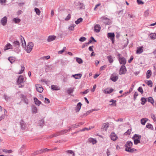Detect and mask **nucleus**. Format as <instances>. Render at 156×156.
Listing matches in <instances>:
<instances>
[{
	"label": "nucleus",
	"mask_w": 156,
	"mask_h": 156,
	"mask_svg": "<svg viewBox=\"0 0 156 156\" xmlns=\"http://www.w3.org/2000/svg\"><path fill=\"white\" fill-rule=\"evenodd\" d=\"M79 4H80V5H81L80 7H79L80 8V9H82V8H83V9L84 8V6L83 3L79 2Z\"/></svg>",
	"instance_id": "obj_56"
},
{
	"label": "nucleus",
	"mask_w": 156,
	"mask_h": 156,
	"mask_svg": "<svg viewBox=\"0 0 156 156\" xmlns=\"http://www.w3.org/2000/svg\"><path fill=\"white\" fill-rule=\"evenodd\" d=\"M13 21L15 23H18L20 22L21 20L19 19L14 18L13 19Z\"/></svg>",
	"instance_id": "obj_34"
},
{
	"label": "nucleus",
	"mask_w": 156,
	"mask_h": 156,
	"mask_svg": "<svg viewBox=\"0 0 156 156\" xmlns=\"http://www.w3.org/2000/svg\"><path fill=\"white\" fill-rule=\"evenodd\" d=\"M141 137V136L138 134H136L134 136L133 139L135 144L136 145L140 143Z\"/></svg>",
	"instance_id": "obj_2"
},
{
	"label": "nucleus",
	"mask_w": 156,
	"mask_h": 156,
	"mask_svg": "<svg viewBox=\"0 0 156 156\" xmlns=\"http://www.w3.org/2000/svg\"><path fill=\"white\" fill-rule=\"evenodd\" d=\"M34 101L35 102V104L36 105H38V106H39L40 104H41V102L40 101L38 100V99L36 98H34Z\"/></svg>",
	"instance_id": "obj_20"
},
{
	"label": "nucleus",
	"mask_w": 156,
	"mask_h": 156,
	"mask_svg": "<svg viewBox=\"0 0 156 156\" xmlns=\"http://www.w3.org/2000/svg\"><path fill=\"white\" fill-rule=\"evenodd\" d=\"M109 124L108 122L105 123L103 124L101 129L104 130L106 131L109 126Z\"/></svg>",
	"instance_id": "obj_14"
},
{
	"label": "nucleus",
	"mask_w": 156,
	"mask_h": 156,
	"mask_svg": "<svg viewBox=\"0 0 156 156\" xmlns=\"http://www.w3.org/2000/svg\"><path fill=\"white\" fill-rule=\"evenodd\" d=\"M101 27L99 25L97 24L94 27V30L96 32H99L101 30Z\"/></svg>",
	"instance_id": "obj_15"
},
{
	"label": "nucleus",
	"mask_w": 156,
	"mask_h": 156,
	"mask_svg": "<svg viewBox=\"0 0 156 156\" xmlns=\"http://www.w3.org/2000/svg\"><path fill=\"white\" fill-rule=\"evenodd\" d=\"M88 140L89 142L92 143L93 144H94L97 142V141L95 139L92 138H89Z\"/></svg>",
	"instance_id": "obj_23"
},
{
	"label": "nucleus",
	"mask_w": 156,
	"mask_h": 156,
	"mask_svg": "<svg viewBox=\"0 0 156 156\" xmlns=\"http://www.w3.org/2000/svg\"><path fill=\"white\" fill-rule=\"evenodd\" d=\"M138 90L140 92L141 94H142L143 92V90L142 88L140 87L138 88Z\"/></svg>",
	"instance_id": "obj_51"
},
{
	"label": "nucleus",
	"mask_w": 156,
	"mask_h": 156,
	"mask_svg": "<svg viewBox=\"0 0 156 156\" xmlns=\"http://www.w3.org/2000/svg\"><path fill=\"white\" fill-rule=\"evenodd\" d=\"M45 102L46 103H49L50 102V101L49 100L46 98H45Z\"/></svg>",
	"instance_id": "obj_54"
},
{
	"label": "nucleus",
	"mask_w": 156,
	"mask_h": 156,
	"mask_svg": "<svg viewBox=\"0 0 156 156\" xmlns=\"http://www.w3.org/2000/svg\"><path fill=\"white\" fill-rule=\"evenodd\" d=\"M5 116V114H3L0 117V120L1 121L2 119H4Z\"/></svg>",
	"instance_id": "obj_52"
},
{
	"label": "nucleus",
	"mask_w": 156,
	"mask_h": 156,
	"mask_svg": "<svg viewBox=\"0 0 156 156\" xmlns=\"http://www.w3.org/2000/svg\"><path fill=\"white\" fill-rule=\"evenodd\" d=\"M13 44L16 45H20L19 42L17 41H14L13 42Z\"/></svg>",
	"instance_id": "obj_49"
},
{
	"label": "nucleus",
	"mask_w": 156,
	"mask_h": 156,
	"mask_svg": "<svg viewBox=\"0 0 156 156\" xmlns=\"http://www.w3.org/2000/svg\"><path fill=\"white\" fill-rule=\"evenodd\" d=\"M146 126L147 128L151 129H153V126L151 124L147 125Z\"/></svg>",
	"instance_id": "obj_41"
},
{
	"label": "nucleus",
	"mask_w": 156,
	"mask_h": 156,
	"mask_svg": "<svg viewBox=\"0 0 156 156\" xmlns=\"http://www.w3.org/2000/svg\"><path fill=\"white\" fill-rule=\"evenodd\" d=\"M12 49V45L9 43H7L4 47V50L6 51L10 49Z\"/></svg>",
	"instance_id": "obj_12"
},
{
	"label": "nucleus",
	"mask_w": 156,
	"mask_h": 156,
	"mask_svg": "<svg viewBox=\"0 0 156 156\" xmlns=\"http://www.w3.org/2000/svg\"><path fill=\"white\" fill-rule=\"evenodd\" d=\"M118 75L115 73H112L110 79L113 82L116 81L118 79Z\"/></svg>",
	"instance_id": "obj_6"
},
{
	"label": "nucleus",
	"mask_w": 156,
	"mask_h": 156,
	"mask_svg": "<svg viewBox=\"0 0 156 156\" xmlns=\"http://www.w3.org/2000/svg\"><path fill=\"white\" fill-rule=\"evenodd\" d=\"M23 77L22 75L20 76L17 80V83L19 85V88L22 87L24 85L21 84L23 83Z\"/></svg>",
	"instance_id": "obj_3"
},
{
	"label": "nucleus",
	"mask_w": 156,
	"mask_h": 156,
	"mask_svg": "<svg viewBox=\"0 0 156 156\" xmlns=\"http://www.w3.org/2000/svg\"><path fill=\"white\" fill-rule=\"evenodd\" d=\"M82 76V75L81 74H77L72 75V76L76 79H80Z\"/></svg>",
	"instance_id": "obj_19"
},
{
	"label": "nucleus",
	"mask_w": 156,
	"mask_h": 156,
	"mask_svg": "<svg viewBox=\"0 0 156 156\" xmlns=\"http://www.w3.org/2000/svg\"><path fill=\"white\" fill-rule=\"evenodd\" d=\"M76 62L79 64H80L83 63V61L82 59L80 58L76 57Z\"/></svg>",
	"instance_id": "obj_31"
},
{
	"label": "nucleus",
	"mask_w": 156,
	"mask_h": 156,
	"mask_svg": "<svg viewBox=\"0 0 156 156\" xmlns=\"http://www.w3.org/2000/svg\"><path fill=\"white\" fill-rule=\"evenodd\" d=\"M94 48V46H90L89 48V50L91 51H93V48Z\"/></svg>",
	"instance_id": "obj_57"
},
{
	"label": "nucleus",
	"mask_w": 156,
	"mask_h": 156,
	"mask_svg": "<svg viewBox=\"0 0 156 156\" xmlns=\"http://www.w3.org/2000/svg\"><path fill=\"white\" fill-rule=\"evenodd\" d=\"M144 47L143 46L139 47L137 48L136 53L140 54L143 51Z\"/></svg>",
	"instance_id": "obj_13"
},
{
	"label": "nucleus",
	"mask_w": 156,
	"mask_h": 156,
	"mask_svg": "<svg viewBox=\"0 0 156 156\" xmlns=\"http://www.w3.org/2000/svg\"><path fill=\"white\" fill-rule=\"evenodd\" d=\"M51 89L53 90H59L60 89V88L57 86L52 85L51 86Z\"/></svg>",
	"instance_id": "obj_22"
},
{
	"label": "nucleus",
	"mask_w": 156,
	"mask_h": 156,
	"mask_svg": "<svg viewBox=\"0 0 156 156\" xmlns=\"http://www.w3.org/2000/svg\"><path fill=\"white\" fill-rule=\"evenodd\" d=\"M73 91V90L72 88H70L67 90V91L69 94H70L71 93H72Z\"/></svg>",
	"instance_id": "obj_48"
},
{
	"label": "nucleus",
	"mask_w": 156,
	"mask_h": 156,
	"mask_svg": "<svg viewBox=\"0 0 156 156\" xmlns=\"http://www.w3.org/2000/svg\"><path fill=\"white\" fill-rule=\"evenodd\" d=\"M66 152L68 153H69V154H72V155L73 156H74V155H75L74 153L73 152L72 150H68L66 151Z\"/></svg>",
	"instance_id": "obj_40"
},
{
	"label": "nucleus",
	"mask_w": 156,
	"mask_h": 156,
	"mask_svg": "<svg viewBox=\"0 0 156 156\" xmlns=\"http://www.w3.org/2000/svg\"><path fill=\"white\" fill-rule=\"evenodd\" d=\"M86 40V38L83 37H81L79 39V41L81 42H83L85 41Z\"/></svg>",
	"instance_id": "obj_45"
},
{
	"label": "nucleus",
	"mask_w": 156,
	"mask_h": 156,
	"mask_svg": "<svg viewBox=\"0 0 156 156\" xmlns=\"http://www.w3.org/2000/svg\"><path fill=\"white\" fill-rule=\"evenodd\" d=\"M129 93H130L129 91L126 92L125 93H123L122 96H126V94H129Z\"/></svg>",
	"instance_id": "obj_63"
},
{
	"label": "nucleus",
	"mask_w": 156,
	"mask_h": 156,
	"mask_svg": "<svg viewBox=\"0 0 156 156\" xmlns=\"http://www.w3.org/2000/svg\"><path fill=\"white\" fill-rule=\"evenodd\" d=\"M32 112L34 113H36L37 112V109L36 107H34L32 109Z\"/></svg>",
	"instance_id": "obj_36"
},
{
	"label": "nucleus",
	"mask_w": 156,
	"mask_h": 156,
	"mask_svg": "<svg viewBox=\"0 0 156 156\" xmlns=\"http://www.w3.org/2000/svg\"><path fill=\"white\" fill-rule=\"evenodd\" d=\"M133 144L132 142L128 141L126 142L125 145V151L129 152H133L136 149L132 148Z\"/></svg>",
	"instance_id": "obj_1"
},
{
	"label": "nucleus",
	"mask_w": 156,
	"mask_h": 156,
	"mask_svg": "<svg viewBox=\"0 0 156 156\" xmlns=\"http://www.w3.org/2000/svg\"><path fill=\"white\" fill-rule=\"evenodd\" d=\"M1 23L3 25H5L7 22V18L6 16L4 17L1 20Z\"/></svg>",
	"instance_id": "obj_18"
},
{
	"label": "nucleus",
	"mask_w": 156,
	"mask_h": 156,
	"mask_svg": "<svg viewBox=\"0 0 156 156\" xmlns=\"http://www.w3.org/2000/svg\"><path fill=\"white\" fill-rule=\"evenodd\" d=\"M50 150H51L50 149H48L47 148H44V149H42L41 150V151H42V152H44L48 151Z\"/></svg>",
	"instance_id": "obj_50"
},
{
	"label": "nucleus",
	"mask_w": 156,
	"mask_h": 156,
	"mask_svg": "<svg viewBox=\"0 0 156 156\" xmlns=\"http://www.w3.org/2000/svg\"><path fill=\"white\" fill-rule=\"evenodd\" d=\"M34 47L33 43L31 42L28 43L26 51L27 53H29L32 50Z\"/></svg>",
	"instance_id": "obj_5"
},
{
	"label": "nucleus",
	"mask_w": 156,
	"mask_h": 156,
	"mask_svg": "<svg viewBox=\"0 0 156 156\" xmlns=\"http://www.w3.org/2000/svg\"><path fill=\"white\" fill-rule=\"evenodd\" d=\"M110 151L108 150V149H107V155L108 156H109L110 154Z\"/></svg>",
	"instance_id": "obj_62"
},
{
	"label": "nucleus",
	"mask_w": 156,
	"mask_h": 156,
	"mask_svg": "<svg viewBox=\"0 0 156 156\" xmlns=\"http://www.w3.org/2000/svg\"><path fill=\"white\" fill-rule=\"evenodd\" d=\"M148 119L146 118H143L141 120V123L143 125H145Z\"/></svg>",
	"instance_id": "obj_24"
},
{
	"label": "nucleus",
	"mask_w": 156,
	"mask_h": 156,
	"mask_svg": "<svg viewBox=\"0 0 156 156\" xmlns=\"http://www.w3.org/2000/svg\"><path fill=\"white\" fill-rule=\"evenodd\" d=\"M25 67H24L23 65L21 66V69L20 70L18 73L19 74H21L23 73Z\"/></svg>",
	"instance_id": "obj_32"
},
{
	"label": "nucleus",
	"mask_w": 156,
	"mask_h": 156,
	"mask_svg": "<svg viewBox=\"0 0 156 156\" xmlns=\"http://www.w3.org/2000/svg\"><path fill=\"white\" fill-rule=\"evenodd\" d=\"M6 2V0H0V3L2 4V3H5Z\"/></svg>",
	"instance_id": "obj_61"
},
{
	"label": "nucleus",
	"mask_w": 156,
	"mask_h": 156,
	"mask_svg": "<svg viewBox=\"0 0 156 156\" xmlns=\"http://www.w3.org/2000/svg\"><path fill=\"white\" fill-rule=\"evenodd\" d=\"M152 82L151 80H149L147 81V84L148 86H149L150 87H152Z\"/></svg>",
	"instance_id": "obj_38"
},
{
	"label": "nucleus",
	"mask_w": 156,
	"mask_h": 156,
	"mask_svg": "<svg viewBox=\"0 0 156 156\" xmlns=\"http://www.w3.org/2000/svg\"><path fill=\"white\" fill-rule=\"evenodd\" d=\"M150 36L151 39H154L156 38V34H151L150 35Z\"/></svg>",
	"instance_id": "obj_27"
},
{
	"label": "nucleus",
	"mask_w": 156,
	"mask_h": 156,
	"mask_svg": "<svg viewBox=\"0 0 156 156\" xmlns=\"http://www.w3.org/2000/svg\"><path fill=\"white\" fill-rule=\"evenodd\" d=\"M110 138L113 141L116 140L118 138V137L114 133H112L110 135Z\"/></svg>",
	"instance_id": "obj_11"
},
{
	"label": "nucleus",
	"mask_w": 156,
	"mask_h": 156,
	"mask_svg": "<svg viewBox=\"0 0 156 156\" xmlns=\"http://www.w3.org/2000/svg\"><path fill=\"white\" fill-rule=\"evenodd\" d=\"M115 36V34L113 33H109L108 34V37L111 40L112 43H114Z\"/></svg>",
	"instance_id": "obj_8"
},
{
	"label": "nucleus",
	"mask_w": 156,
	"mask_h": 156,
	"mask_svg": "<svg viewBox=\"0 0 156 156\" xmlns=\"http://www.w3.org/2000/svg\"><path fill=\"white\" fill-rule=\"evenodd\" d=\"M71 17V15L70 14H69L66 17L65 19V20L66 21H68L70 19Z\"/></svg>",
	"instance_id": "obj_44"
},
{
	"label": "nucleus",
	"mask_w": 156,
	"mask_h": 156,
	"mask_svg": "<svg viewBox=\"0 0 156 156\" xmlns=\"http://www.w3.org/2000/svg\"><path fill=\"white\" fill-rule=\"evenodd\" d=\"M8 60L11 63H13L15 61V58L13 57H9L8 58Z\"/></svg>",
	"instance_id": "obj_21"
},
{
	"label": "nucleus",
	"mask_w": 156,
	"mask_h": 156,
	"mask_svg": "<svg viewBox=\"0 0 156 156\" xmlns=\"http://www.w3.org/2000/svg\"><path fill=\"white\" fill-rule=\"evenodd\" d=\"M151 74V72L150 70H148L147 73L146 77L147 79L149 78Z\"/></svg>",
	"instance_id": "obj_26"
},
{
	"label": "nucleus",
	"mask_w": 156,
	"mask_h": 156,
	"mask_svg": "<svg viewBox=\"0 0 156 156\" xmlns=\"http://www.w3.org/2000/svg\"><path fill=\"white\" fill-rule=\"evenodd\" d=\"M120 55V54H119L118 55L119 61L120 64H123V65H124L126 63V59L123 57H121Z\"/></svg>",
	"instance_id": "obj_4"
},
{
	"label": "nucleus",
	"mask_w": 156,
	"mask_h": 156,
	"mask_svg": "<svg viewBox=\"0 0 156 156\" xmlns=\"http://www.w3.org/2000/svg\"><path fill=\"white\" fill-rule=\"evenodd\" d=\"M82 105V104L80 102H79L77 104L75 108V110L76 112H78L80 111Z\"/></svg>",
	"instance_id": "obj_17"
},
{
	"label": "nucleus",
	"mask_w": 156,
	"mask_h": 156,
	"mask_svg": "<svg viewBox=\"0 0 156 156\" xmlns=\"http://www.w3.org/2000/svg\"><path fill=\"white\" fill-rule=\"evenodd\" d=\"M151 118L154 120V122H155V124H156V118H155V115L154 114H152L151 115Z\"/></svg>",
	"instance_id": "obj_43"
},
{
	"label": "nucleus",
	"mask_w": 156,
	"mask_h": 156,
	"mask_svg": "<svg viewBox=\"0 0 156 156\" xmlns=\"http://www.w3.org/2000/svg\"><path fill=\"white\" fill-rule=\"evenodd\" d=\"M148 101L149 102H151V103H152L153 105L154 104V101L153 100V98L151 97H150L148 98Z\"/></svg>",
	"instance_id": "obj_37"
},
{
	"label": "nucleus",
	"mask_w": 156,
	"mask_h": 156,
	"mask_svg": "<svg viewBox=\"0 0 156 156\" xmlns=\"http://www.w3.org/2000/svg\"><path fill=\"white\" fill-rule=\"evenodd\" d=\"M43 58H45L46 59H48L50 58V57L49 55H48V56H44Z\"/></svg>",
	"instance_id": "obj_59"
},
{
	"label": "nucleus",
	"mask_w": 156,
	"mask_h": 156,
	"mask_svg": "<svg viewBox=\"0 0 156 156\" xmlns=\"http://www.w3.org/2000/svg\"><path fill=\"white\" fill-rule=\"evenodd\" d=\"M137 2L139 5L143 4H144V2H143L141 0H137Z\"/></svg>",
	"instance_id": "obj_55"
},
{
	"label": "nucleus",
	"mask_w": 156,
	"mask_h": 156,
	"mask_svg": "<svg viewBox=\"0 0 156 156\" xmlns=\"http://www.w3.org/2000/svg\"><path fill=\"white\" fill-rule=\"evenodd\" d=\"M107 58L110 63H112L113 62V60L111 55L108 56L107 57Z\"/></svg>",
	"instance_id": "obj_25"
},
{
	"label": "nucleus",
	"mask_w": 156,
	"mask_h": 156,
	"mask_svg": "<svg viewBox=\"0 0 156 156\" xmlns=\"http://www.w3.org/2000/svg\"><path fill=\"white\" fill-rule=\"evenodd\" d=\"M132 130L131 129H129L125 133V134L126 135H129L131 132Z\"/></svg>",
	"instance_id": "obj_42"
},
{
	"label": "nucleus",
	"mask_w": 156,
	"mask_h": 156,
	"mask_svg": "<svg viewBox=\"0 0 156 156\" xmlns=\"http://www.w3.org/2000/svg\"><path fill=\"white\" fill-rule=\"evenodd\" d=\"M126 69L125 66L122 65L119 71V74L122 75L125 74L126 72Z\"/></svg>",
	"instance_id": "obj_7"
},
{
	"label": "nucleus",
	"mask_w": 156,
	"mask_h": 156,
	"mask_svg": "<svg viewBox=\"0 0 156 156\" xmlns=\"http://www.w3.org/2000/svg\"><path fill=\"white\" fill-rule=\"evenodd\" d=\"M35 11L36 12L37 14L39 16L40 15L41 11L37 8H35L34 9Z\"/></svg>",
	"instance_id": "obj_28"
},
{
	"label": "nucleus",
	"mask_w": 156,
	"mask_h": 156,
	"mask_svg": "<svg viewBox=\"0 0 156 156\" xmlns=\"http://www.w3.org/2000/svg\"><path fill=\"white\" fill-rule=\"evenodd\" d=\"M20 40H21V42L22 41H23L24 42V46H26V42L25 41L24 39L23 38V37H22V36H20Z\"/></svg>",
	"instance_id": "obj_39"
},
{
	"label": "nucleus",
	"mask_w": 156,
	"mask_h": 156,
	"mask_svg": "<svg viewBox=\"0 0 156 156\" xmlns=\"http://www.w3.org/2000/svg\"><path fill=\"white\" fill-rule=\"evenodd\" d=\"M101 5V4L100 3H98V4H97L95 6V7L94 8V10H96V9L97 8V7H98L100 6Z\"/></svg>",
	"instance_id": "obj_53"
},
{
	"label": "nucleus",
	"mask_w": 156,
	"mask_h": 156,
	"mask_svg": "<svg viewBox=\"0 0 156 156\" xmlns=\"http://www.w3.org/2000/svg\"><path fill=\"white\" fill-rule=\"evenodd\" d=\"M141 100L142 101L141 104L143 105H144L146 101V99L144 98H142L141 99Z\"/></svg>",
	"instance_id": "obj_35"
},
{
	"label": "nucleus",
	"mask_w": 156,
	"mask_h": 156,
	"mask_svg": "<svg viewBox=\"0 0 156 156\" xmlns=\"http://www.w3.org/2000/svg\"><path fill=\"white\" fill-rule=\"evenodd\" d=\"M138 95V93L137 92H135L134 93V99H135L136 97Z\"/></svg>",
	"instance_id": "obj_60"
},
{
	"label": "nucleus",
	"mask_w": 156,
	"mask_h": 156,
	"mask_svg": "<svg viewBox=\"0 0 156 156\" xmlns=\"http://www.w3.org/2000/svg\"><path fill=\"white\" fill-rule=\"evenodd\" d=\"M114 91V90L112 88H107L103 90L104 93L110 94L112 92Z\"/></svg>",
	"instance_id": "obj_10"
},
{
	"label": "nucleus",
	"mask_w": 156,
	"mask_h": 156,
	"mask_svg": "<svg viewBox=\"0 0 156 156\" xmlns=\"http://www.w3.org/2000/svg\"><path fill=\"white\" fill-rule=\"evenodd\" d=\"M96 85H95L93 86V87L92 89L91 90L92 92H93L95 91V89L96 88Z\"/></svg>",
	"instance_id": "obj_58"
},
{
	"label": "nucleus",
	"mask_w": 156,
	"mask_h": 156,
	"mask_svg": "<svg viewBox=\"0 0 156 156\" xmlns=\"http://www.w3.org/2000/svg\"><path fill=\"white\" fill-rule=\"evenodd\" d=\"M37 90L39 93H41L43 90V88L41 85L39 84H37L36 85Z\"/></svg>",
	"instance_id": "obj_9"
},
{
	"label": "nucleus",
	"mask_w": 156,
	"mask_h": 156,
	"mask_svg": "<svg viewBox=\"0 0 156 156\" xmlns=\"http://www.w3.org/2000/svg\"><path fill=\"white\" fill-rule=\"evenodd\" d=\"M83 19L82 18H80L78 19L77 20L75 21V23L76 24H78L81 22H82L83 21Z\"/></svg>",
	"instance_id": "obj_33"
},
{
	"label": "nucleus",
	"mask_w": 156,
	"mask_h": 156,
	"mask_svg": "<svg viewBox=\"0 0 156 156\" xmlns=\"http://www.w3.org/2000/svg\"><path fill=\"white\" fill-rule=\"evenodd\" d=\"M99 110V109H92V110H89V111H87L86 112V114H87V115H88L90 113H91V112H92L93 111H98Z\"/></svg>",
	"instance_id": "obj_29"
},
{
	"label": "nucleus",
	"mask_w": 156,
	"mask_h": 156,
	"mask_svg": "<svg viewBox=\"0 0 156 156\" xmlns=\"http://www.w3.org/2000/svg\"><path fill=\"white\" fill-rule=\"evenodd\" d=\"M89 92V90L88 89L86 90L83 92V94H86Z\"/></svg>",
	"instance_id": "obj_64"
},
{
	"label": "nucleus",
	"mask_w": 156,
	"mask_h": 156,
	"mask_svg": "<svg viewBox=\"0 0 156 156\" xmlns=\"http://www.w3.org/2000/svg\"><path fill=\"white\" fill-rule=\"evenodd\" d=\"M3 152L5 153H11L12 152V151L11 150H6L3 149L2 150Z\"/></svg>",
	"instance_id": "obj_30"
},
{
	"label": "nucleus",
	"mask_w": 156,
	"mask_h": 156,
	"mask_svg": "<svg viewBox=\"0 0 156 156\" xmlns=\"http://www.w3.org/2000/svg\"><path fill=\"white\" fill-rule=\"evenodd\" d=\"M75 26V25H71L69 27V29L71 30H73L74 29V28Z\"/></svg>",
	"instance_id": "obj_47"
},
{
	"label": "nucleus",
	"mask_w": 156,
	"mask_h": 156,
	"mask_svg": "<svg viewBox=\"0 0 156 156\" xmlns=\"http://www.w3.org/2000/svg\"><path fill=\"white\" fill-rule=\"evenodd\" d=\"M66 48V47H64L62 50L59 51H58V53L59 54H62L64 52V51H65Z\"/></svg>",
	"instance_id": "obj_46"
},
{
	"label": "nucleus",
	"mask_w": 156,
	"mask_h": 156,
	"mask_svg": "<svg viewBox=\"0 0 156 156\" xmlns=\"http://www.w3.org/2000/svg\"><path fill=\"white\" fill-rule=\"evenodd\" d=\"M56 38V36L54 35L49 36L48 37V42H51L55 40Z\"/></svg>",
	"instance_id": "obj_16"
}]
</instances>
